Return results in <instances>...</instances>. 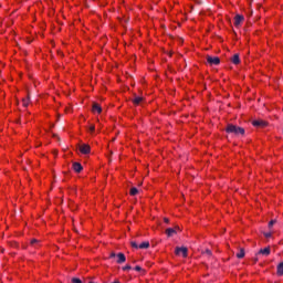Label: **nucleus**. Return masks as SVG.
Wrapping results in <instances>:
<instances>
[{
  "mask_svg": "<svg viewBox=\"0 0 283 283\" xmlns=\"http://www.w3.org/2000/svg\"><path fill=\"white\" fill-rule=\"evenodd\" d=\"M132 269L130 265H125L124 268H122V271H129Z\"/></svg>",
  "mask_w": 283,
  "mask_h": 283,
  "instance_id": "nucleus-24",
  "label": "nucleus"
},
{
  "mask_svg": "<svg viewBox=\"0 0 283 283\" xmlns=\"http://www.w3.org/2000/svg\"><path fill=\"white\" fill-rule=\"evenodd\" d=\"M31 244H32V245L39 244V241L35 240V239H33V240L31 241Z\"/></svg>",
  "mask_w": 283,
  "mask_h": 283,
  "instance_id": "nucleus-27",
  "label": "nucleus"
},
{
  "mask_svg": "<svg viewBox=\"0 0 283 283\" xmlns=\"http://www.w3.org/2000/svg\"><path fill=\"white\" fill-rule=\"evenodd\" d=\"M103 112V108L99 106V104L94 103L93 104V113H98L101 114Z\"/></svg>",
  "mask_w": 283,
  "mask_h": 283,
  "instance_id": "nucleus-12",
  "label": "nucleus"
},
{
  "mask_svg": "<svg viewBox=\"0 0 283 283\" xmlns=\"http://www.w3.org/2000/svg\"><path fill=\"white\" fill-rule=\"evenodd\" d=\"M72 169H74L76 174H81V171L83 170V166L80 163L75 161L74 164H72Z\"/></svg>",
  "mask_w": 283,
  "mask_h": 283,
  "instance_id": "nucleus-8",
  "label": "nucleus"
},
{
  "mask_svg": "<svg viewBox=\"0 0 283 283\" xmlns=\"http://www.w3.org/2000/svg\"><path fill=\"white\" fill-rule=\"evenodd\" d=\"M149 248V241H144L142 244H139V249H148Z\"/></svg>",
  "mask_w": 283,
  "mask_h": 283,
  "instance_id": "nucleus-16",
  "label": "nucleus"
},
{
  "mask_svg": "<svg viewBox=\"0 0 283 283\" xmlns=\"http://www.w3.org/2000/svg\"><path fill=\"white\" fill-rule=\"evenodd\" d=\"M135 270H136L137 272H142V271H143V269H142L140 265H136V266H135Z\"/></svg>",
  "mask_w": 283,
  "mask_h": 283,
  "instance_id": "nucleus-25",
  "label": "nucleus"
},
{
  "mask_svg": "<svg viewBox=\"0 0 283 283\" xmlns=\"http://www.w3.org/2000/svg\"><path fill=\"white\" fill-rule=\"evenodd\" d=\"M117 255H116V253L115 252H112L111 253V259H115Z\"/></svg>",
  "mask_w": 283,
  "mask_h": 283,
  "instance_id": "nucleus-28",
  "label": "nucleus"
},
{
  "mask_svg": "<svg viewBox=\"0 0 283 283\" xmlns=\"http://www.w3.org/2000/svg\"><path fill=\"white\" fill-rule=\"evenodd\" d=\"M271 254V249L270 247H266L264 249L259 250V252L256 253V255H264V256H270Z\"/></svg>",
  "mask_w": 283,
  "mask_h": 283,
  "instance_id": "nucleus-7",
  "label": "nucleus"
},
{
  "mask_svg": "<svg viewBox=\"0 0 283 283\" xmlns=\"http://www.w3.org/2000/svg\"><path fill=\"white\" fill-rule=\"evenodd\" d=\"M241 22H244V15L237 14L234 18V27L239 28L241 25Z\"/></svg>",
  "mask_w": 283,
  "mask_h": 283,
  "instance_id": "nucleus-6",
  "label": "nucleus"
},
{
  "mask_svg": "<svg viewBox=\"0 0 283 283\" xmlns=\"http://www.w3.org/2000/svg\"><path fill=\"white\" fill-rule=\"evenodd\" d=\"M71 282L72 283H83L80 279H77V277H73L72 280H71Z\"/></svg>",
  "mask_w": 283,
  "mask_h": 283,
  "instance_id": "nucleus-22",
  "label": "nucleus"
},
{
  "mask_svg": "<svg viewBox=\"0 0 283 283\" xmlns=\"http://www.w3.org/2000/svg\"><path fill=\"white\" fill-rule=\"evenodd\" d=\"M245 256V250L243 248L240 249V252L237 253V259L242 260Z\"/></svg>",
  "mask_w": 283,
  "mask_h": 283,
  "instance_id": "nucleus-13",
  "label": "nucleus"
},
{
  "mask_svg": "<svg viewBox=\"0 0 283 283\" xmlns=\"http://www.w3.org/2000/svg\"><path fill=\"white\" fill-rule=\"evenodd\" d=\"M80 151L84 155L91 154V146L88 144H82L80 145Z\"/></svg>",
  "mask_w": 283,
  "mask_h": 283,
  "instance_id": "nucleus-5",
  "label": "nucleus"
},
{
  "mask_svg": "<svg viewBox=\"0 0 283 283\" xmlns=\"http://www.w3.org/2000/svg\"><path fill=\"white\" fill-rule=\"evenodd\" d=\"M164 222H166L168 224V223H170V220L168 218H164Z\"/></svg>",
  "mask_w": 283,
  "mask_h": 283,
  "instance_id": "nucleus-29",
  "label": "nucleus"
},
{
  "mask_svg": "<svg viewBox=\"0 0 283 283\" xmlns=\"http://www.w3.org/2000/svg\"><path fill=\"white\" fill-rule=\"evenodd\" d=\"M29 102H30V95H28L25 99H22V104L24 105V107H28Z\"/></svg>",
  "mask_w": 283,
  "mask_h": 283,
  "instance_id": "nucleus-17",
  "label": "nucleus"
},
{
  "mask_svg": "<svg viewBox=\"0 0 283 283\" xmlns=\"http://www.w3.org/2000/svg\"><path fill=\"white\" fill-rule=\"evenodd\" d=\"M205 253L207 254V256H211V254H212L211 250H208V249L205 251Z\"/></svg>",
  "mask_w": 283,
  "mask_h": 283,
  "instance_id": "nucleus-26",
  "label": "nucleus"
},
{
  "mask_svg": "<svg viewBox=\"0 0 283 283\" xmlns=\"http://www.w3.org/2000/svg\"><path fill=\"white\" fill-rule=\"evenodd\" d=\"M224 130H226V134H230L234 137H240L245 135V129L234 124H228Z\"/></svg>",
  "mask_w": 283,
  "mask_h": 283,
  "instance_id": "nucleus-1",
  "label": "nucleus"
},
{
  "mask_svg": "<svg viewBox=\"0 0 283 283\" xmlns=\"http://www.w3.org/2000/svg\"><path fill=\"white\" fill-rule=\"evenodd\" d=\"M132 102H133V104H135V105H139V104L143 102V97L136 96Z\"/></svg>",
  "mask_w": 283,
  "mask_h": 283,
  "instance_id": "nucleus-15",
  "label": "nucleus"
},
{
  "mask_svg": "<svg viewBox=\"0 0 283 283\" xmlns=\"http://www.w3.org/2000/svg\"><path fill=\"white\" fill-rule=\"evenodd\" d=\"M207 63H209L210 66H218L220 65L221 61L219 56H206Z\"/></svg>",
  "mask_w": 283,
  "mask_h": 283,
  "instance_id": "nucleus-2",
  "label": "nucleus"
},
{
  "mask_svg": "<svg viewBox=\"0 0 283 283\" xmlns=\"http://www.w3.org/2000/svg\"><path fill=\"white\" fill-rule=\"evenodd\" d=\"M252 125H253L254 127H258V128H264V127H266V126L269 125V123L265 122L264 119H254V120L252 122Z\"/></svg>",
  "mask_w": 283,
  "mask_h": 283,
  "instance_id": "nucleus-3",
  "label": "nucleus"
},
{
  "mask_svg": "<svg viewBox=\"0 0 283 283\" xmlns=\"http://www.w3.org/2000/svg\"><path fill=\"white\" fill-rule=\"evenodd\" d=\"M276 274L277 276H283V261L279 263Z\"/></svg>",
  "mask_w": 283,
  "mask_h": 283,
  "instance_id": "nucleus-14",
  "label": "nucleus"
},
{
  "mask_svg": "<svg viewBox=\"0 0 283 283\" xmlns=\"http://www.w3.org/2000/svg\"><path fill=\"white\" fill-rule=\"evenodd\" d=\"M137 193H138L137 188L133 187V188L130 189V196H136Z\"/></svg>",
  "mask_w": 283,
  "mask_h": 283,
  "instance_id": "nucleus-19",
  "label": "nucleus"
},
{
  "mask_svg": "<svg viewBox=\"0 0 283 283\" xmlns=\"http://www.w3.org/2000/svg\"><path fill=\"white\" fill-rule=\"evenodd\" d=\"M273 224H276V220L269 221L268 228L271 229L273 227Z\"/></svg>",
  "mask_w": 283,
  "mask_h": 283,
  "instance_id": "nucleus-20",
  "label": "nucleus"
},
{
  "mask_svg": "<svg viewBox=\"0 0 283 283\" xmlns=\"http://www.w3.org/2000/svg\"><path fill=\"white\" fill-rule=\"evenodd\" d=\"M231 63L234 64V65L240 64V55L238 53H235L234 56H232Z\"/></svg>",
  "mask_w": 283,
  "mask_h": 283,
  "instance_id": "nucleus-11",
  "label": "nucleus"
},
{
  "mask_svg": "<svg viewBox=\"0 0 283 283\" xmlns=\"http://www.w3.org/2000/svg\"><path fill=\"white\" fill-rule=\"evenodd\" d=\"M88 130L91 134H93L96 130V126L94 124H91Z\"/></svg>",
  "mask_w": 283,
  "mask_h": 283,
  "instance_id": "nucleus-18",
  "label": "nucleus"
},
{
  "mask_svg": "<svg viewBox=\"0 0 283 283\" xmlns=\"http://www.w3.org/2000/svg\"><path fill=\"white\" fill-rule=\"evenodd\" d=\"M125 261H127V258L124 255V253H118L117 254V264H124Z\"/></svg>",
  "mask_w": 283,
  "mask_h": 283,
  "instance_id": "nucleus-10",
  "label": "nucleus"
},
{
  "mask_svg": "<svg viewBox=\"0 0 283 283\" xmlns=\"http://www.w3.org/2000/svg\"><path fill=\"white\" fill-rule=\"evenodd\" d=\"M264 237H265L266 239H270V238L272 237V232H264Z\"/></svg>",
  "mask_w": 283,
  "mask_h": 283,
  "instance_id": "nucleus-23",
  "label": "nucleus"
},
{
  "mask_svg": "<svg viewBox=\"0 0 283 283\" xmlns=\"http://www.w3.org/2000/svg\"><path fill=\"white\" fill-rule=\"evenodd\" d=\"M177 230H179L178 227H177V228H168V229L166 230V233H167L168 238H171V237H174L175 234H177Z\"/></svg>",
  "mask_w": 283,
  "mask_h": 283,
  "instance_id": "nucleus-9",
  "label": "nucleus"
},
{
  "mask_svg": "<svg viewBox=\"0 0 283 283\" xmlns=\"http://www.w3.org/2000/svg\"><path fill=\"white\" fill-rule=\"evenodd\" d=\"M130 245L133 249H139V245L136 243V241H130Z\"/></svg>",
  "mask_w": 283,
  "mask_h": 283,
  "instance_id": "nucleus-21",
  "label": "nucleus"
},
{
  "mask_svg": "<svg viewBox=\"0 0 283 283\" xmlns=\"http://www.w3.org/2000/svg\"><path fill=\"white\" fill-rule=\"evenodd\" d=\"M187 252H188V250H187V248L186 247H176V250H175V253H176V255H180L181 254V256L182 258H187Z\"/></svg>",
  "mask_w": 283,
  "mask_h": 283,
  "instance_id": "nucleus-4",
  "label": "nucleus"
},
{
  "mask_svg": "<svg viewBox=\"0 0 283 283\" xmlns=\"http://www.w3.org/2000/svg\"><path fill=\"white\" fill-rule=\"evenodd\" d=\"M254 262H258V259H255Z\"/></svg>",
  "mask_w": 283,
  "mask_h": 283,
  "instance_id": "nucleus-30",
  "label": "nucleus"
}]
</instances>
